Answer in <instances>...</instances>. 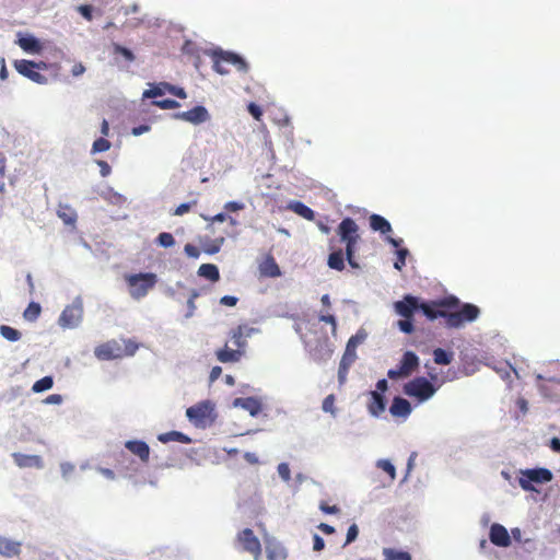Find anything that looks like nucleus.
Wrapping results in <instances>:
<instances>
[{"label":"nucleus","instance_id":"nucleus-1","mask_svg":"<svg viewBox=\"0 0 560 560\" xmlns=\"http://www.w3.org/2000/svg\"><path fill=\"white\" fill-rule=\"evenodd\" d=\"M458 299L451 296L442 301H432L424 303L419 301V311L430 319L434 320L438 317L445 318L446 326L450 328H458L466 322H472L479 316V308L474 304H464L457 312H447L442 310L443 306H457Z\"/></svg>","mask_w":560,"mask_h":560},{"label":"nucleus","instance_id":"nucleus-2","mask_svg":"<svg viewBox=\"0 0 560 560\" xmlns=\"http://www.w3.org/2000/svg\"><path fill=\"white\" fill-rule=\"evenodd\" d=\"M340 242L346 245V258L352 268H359L355 260L357 244L360 241L359 225L351 218H345L337 228Z\"/></svg>","mask_w":560,"mask_h":560},{"label":"nucleus","instance_id":"nucleus-3","mask_svg":"<svg viewBox=\"0 0 560 560\" xmlns=\"http://www.w3.org/2000/svg\"><path fill=\"white\" fill-rule=\"evenodd\" d=\"M129 293L132 299L140 300L144 298L158 282V277L153 272H140L127 275L125 277Z\"/></svg>","mask_w":560,"mask_h":560},{"label":"nucleus","instance_id":"nucleus-4","mask_svg":"<svg viewBox=\"0 0 560 560\" xmlns=\"http://www.w3.org/2000/svg\"><path fill=\"white\" fill-rule=\"evenodd\" d=\"M228 65L234 66L238 71L246 72L247 62L238 55L229 51L213 52V69L220 74H228Z\"/></svg>","mask_w":560,"mask_h":560},{"label":"nucleus","instance_id":"nucleus-5","mask_svg":"<svg viewBox=\"0 0 560 560\" xmlns=\"http://www.w3.org/2000/svg\"><path fill=\"white\" fill-rule=\"evenodd\" d=\"M364 338L365 335L357 334L354 336H351L350 339L348 340L345 353L340 360L338 369V378L341 384L346 381L349 368L357 359V347L364 340Z\"/></svg>","mask_w":560,"mask_h":560},{"label":"nucleus","instance_id":"nucleus-6","mask_svg":"<svg viewBox=\"0 0 560 560\" xmlns=\"http://www.w3.org/2000/svg\"><path fill=\"white\" fill-rule=\"evenodd\" d=\"M518 483L525 491H535L533 483H546L552 480V472L547 468L526 469L521 472Z\"/></svg>","mask_w":560,"mask_h":560},{"label":"nucleus","instance_id":"nucleus-7","mask_svg":"<svg viewBox=\"0 0 560 560\" xmlns=\"http://www.w3.org/2000/svg\"><path fill=\"white\" fill-rule=\"evenodd\" d=\"M404 392L410 397H416L420 401L428 400L435 393V387L425 377H416L404 386Z\"/></svg>","mask_w":560,"mask_h":560},{"label":"nucleus","instance_id":"nucleus-8","mask_svg":"<svg viewBox=\"0 0 560 560\" xmlns=\"http://www.w3.org/2000/svg\"><path fill=\"white\" fill-rule=\"evenodd\" d=\"M419 368V358L412 351H406L396 369H390L387 376L390 380L408 377Z\"/></svg>","mask_w":560,"mask_h":560},{"label":"nucleus","instance_id":"nucleus-9","mask_svg":"<svg viewBox=\"0 0 560 560\" xmlns=\"http://www.w3.org/2000/svg\"><path fill=\"white\" fill-rule=\"evenodd\" d=\"M213 404L210 400L200 401L186 410V416L195 425H206L212 420Z\"/></svg>","mask_w":560,"mask_h":560},{"label":"nucleus","instance_id":"nucleus-10","mask_svg":"<svg viewBox=\"0 0 560 560\" xmlns=\"http://www.w3.org/2000/svg\"><path fill=\"white\" fill-rule=\"evenodd\" d=\"M83 317V305L81 300L77 299L72 304L67 305L61 312L58 323L62 328L77 327Z\"/></svg>","mask_w":560,"mask_h":560},{"label":"nucleus","instance_id":"nucleus-11","mask_svg":"<svg viewBox=\"0 0 560 560\" xmlns=\"http://www.w3.org/2000/svg\"><path fill=\"white\" fill-rule=\"evenodd\" d=\"M236 541L242 546V549L250 553L255 560L260 559L262 551L261 544L250 528L241 530L236 536Z\"/></svg>","mask_w":560,"mask_h":560},{"label":"nucleus","instance_id":"nucleus-12","mask_svg":"<svg viewBox=\"0 0 560 560\" xmlns=\"http://www.w3.org/2000/svg\"><path fill=\"white\" fill-rule=\"evenodd\" d=\"M14 67L20 74L28 78L33 82H36L38 84H44L47 82V78L36 70V69L46 68V63H44V62L36 63L31 60L22 59V60H16L14 62Z\"/></svg>","mask_w":560,"mask_h":560},{"label":"nucleus","instance_id":"nucleus-13","mask_svg":"<svg viewBox=\"0 0 560 560\" xmlns=\"http://www.w3.org/2000/svg\"><path fill=\"white\" fill-rule=\"evenodd\" d=\"M94 354L98 360L108 361L122 358L124 351L119 341L109 340L97 346L94 350Z\"/></svg>","mask_w":560,"mask_h":560},{"label":"nucleus","instance_id":"nucleus-14","mask_svg":"<svg viewBox=\"0 0 560 560\" xmlns=\"http://www.w3.org/2000/svg\"><path fill=\"white\" fill-rule=\"evenodd\" d=\"M175 119H180L192 125H200L210 119V114L205 106L198 105L187 112L174 114Z\"/></svg>","mask_w":560,"mask_h":560},{"label":"nucleus","instance_id":"nucleus-15","mask_svg":"<svg viewBox=\"0 0 560 560\" xmlns=\"http://www.w3.org/2000/svg\"><path fill=\"white\" fill-rule=\"evenodd\" d=\"M419 298L407 294L402 300L394 303V310L404 318H412L415 312L419 311Z\"/></svg>","mask_w":560,"mask_h":560},{"label":"nucleus","instance_id":"nucleus-16","mask_svg":"<svg viewBox=\"0 0 560 560\" xmlns=\"http://www.w3.org/2000/svg\"><path fill=\"white\" fill-rule=\"evenodd\" d=\"M489 539L498 547H509L511 545V538L508 529L498 523L491 525Z\"/></svg>","mask_w":560,"mask_h":560},{"label":"nucleus","instance_id":"nucleus-17","mask_svg":"<svg viewBox=\"0 0 560 560\" xmlns=\"http://www.w3.org/2000/svg\"><path fill=\"white\" fill-rule=\"evenodd\" d=\"M258 270L260 276L266 278H278L281 276L280 267L271 254L266 255L259 262Z\"/></svg>","mask_w":560,"mask_h":560},{"label":"nucleus","instance_id":"nucleus-18","mask_svg":"<svg viewBox=\"0 0 560 560\" xmlns=\"http://www.w3.org/2000/svg\"><path fill=\"white\" fill-rule=\"evenodd\" d=\"M125 447L135 456H137L141 463L147 464L150 459V447L144 441L130 440L125 443Z\"/></svg>","mask_w":560,"mask_h":560},{"label":"nucleus","instance_id":"nucleus-19","mask_svg":"<svg viewBox=\"0 0 560 560\" xmlns=\"http://www.w3.org/2000/svg\"><path fill=\"white\" fill-rule=\"evenodd\" d=\"M12 458L20 468H37L44 467L43 458L39 455H26L22 453H13Z\"/></svg>","mask_w":560,"mask_h":560},{"label":"nucleus","instance_id":"nucleus-20","mask_svg":"<svg viewBox=\"0 0 560 560\" xmlns=\"http://www.w3.org/2000/svg\"><path fill=\"white\" fill-rule=\"evenodd\" d=\"M254 328H248L247 326L240 325L236 328L231 330V341L236 349H242L245 352L246 347V338L252 335Z\"/></svg>","mask_w":560,"mask_h":560},{"label":"nucleus","instance_id":"nucleus-21","mask_svg":"<svg viewBox=\"0 0 560 560\" xmlns=\"http://www.w3.org/2000/svg\"><path fill=\"white\" fill-rule=\"evenodd\" d=\"M243 355L244 351L242 349H232L228 345L215 351V357L221 363L238 362Z\"/></svg>","mask_w":560,"mask_h":560},{"label":"nucleus","instance_id":"nucleus-22","mask_svg":"<svg viewBox=\"0 0 560 560\" xmlns=\"http://www.w3.org/2000/svg\"><path fill=\"white\" fill-rule=\"evenodd\" d=\"M389 412L393 417L407 418L411 412V405L405 398L395 397L389 407Z\"/></svg>","mask_w":560,"mask_h":560},{"label":"nucleus","instance_id":"nucleus-23","mask_svg":"<svg viewBox=\"0 0 560 560\" xmlns=\"http://www.w3.org/2000/svg\"><path fill=\"white\" fill-rule=\"evenodd\" d=\"M233 405L243 408L252 416H257L261 411V404L254 397L236 398Z\"/></svg>","mask_w":560,"mask_h":560},{"label":"nucleus","instance_id":"nucleus-24","mask_svg":"<svg viewBox=\"0 0 560 560\" xmlns=\"http://www.w3.org/2000/svg\"><path fill=\"white\" fill-rule=\"evenodd\" d=\"M368 409L374 417H378L385 410V399L380 392H371V400Z\"/></svg>","mask_w":560,"mask_h":560},{"label":"nucleus","instance_id":"nucleus-25","mask_svg":"<svg viewBox=\"0 0 560 560\" xmlns=\"http://www.w3.org/2000/svg\"><path fill=\"white\" fill-rule=\"evenodd\" d=\"M21 552V544L14 540L0 538V555L3 557H15Z\"/></svg>","mask_w":560,"mask_h":560},{"label":"nucleus","instance_id":"nucleus-26","mask_svg":"<svg viewBox=\"0 0 560 560\" xmlns=\"http://www.w3.org/2000/svg\"><path fill=\"white\" fill-rule=\"evenodd\" d=\"M370 226L373 231H378L382 234L392 232L390 223L380 214H372L370 217Z\"/></svg>","mask_w":560,"mask_h":560},{"label":"nucleus","instance_id":"nucleus-27","mask_svg":"<svg viewBox=\"0 0 560 560\" xmlns=\"http://www.w3.org/2000/svg\"><path fill=\"white\" fill-rule=\"evenodd\" d=\"M57 214L67 225H73L78 218L74 209H72L69 205L62 203L58 206Z\"/></svg>","mask_w":560,"mask_h":560},{"label":"nucleus","instance_id":"nucleus-28","mask_svg":"<svg viewBox=\"0 0 560 560\" xmlns=\"http://www.w3.org/2000/svg\"><path fill=\"white\" fill-rule=\"evenodd\" d=\"M198 276L206 278L212 282L220 280L219 268L213 264H202L198 268Z\"/></svg>","mask_w":560,"mask_h":560},{"label":"nucleus","instance_id":"nucleus-29","mask_svg":"<svg viewBox=\"0 0 560 560\" xmlns=\"http://www.w3.org/2000/svg\"><path fill=\"white\" fill-rule=\"evenodd\" d=\"M19 46L27 52H39L42 45L34 36H25L19 39Z\"/></svg>","mask_w":560,"mask_h":560},{"label":"nucleus","instance_id":"nucleus-30","mask_svg":"<svg viewBox=\"0 0 560 560\" xmlns=\"http://www.w3.org/2000/svg\"><path fill=\"white\" fill-rule=\"evenodd\" d=\"M224 243V237H219L214 240L207 238L205 241H200L202 250L208 255H214L219 253L222 245Z\"/></svg>","mask_w":560,"mask_h":560},{"label":"nucleus","instance_id":"nucleus-31","mask_svg":"<svg viewBox=\"0 0 560 560\" xmlns=\"http://www.w3.org/2000/svg\"><path fill=\"white\" fill-rule=\"evenodd\" d=\"M329 268L342 271L345 269V257L341 249L335 250L329 254L328 261Z\"/></svg>","mask_w":560,"mask_h":560},{"label":"nucleus","instance_id":"nucleus-32","mask_svg":"<svg viewBox=\"0 0 560 560\" xmlns=\"http://www.w3.org/2000/svg\"><path fill=\"white\" fill-rule=\"evenodd\" d=\"M42 313V306L37 302H31L23 312V318L26 322L34 323L38 319Z\"/></svg>","mask_w":560,"mask_h":560},{"label":"nucleus","instance_id":"nucleus-33","mask_svg":"<svg viewBox=\"0 0 560 560\" xmlns=\"http://www.w3.org/2000/svg\"><path fill=\"white\" fill-rule=\"evenodd\" d=\"M159 441L162 443H167L171 441L180 442V443H189L190 439L182 432L170 431V432L160 434Z\"/></svg>","mask_w":560,"mask_h":560},{"label":"nucleus","instance_id":"nucleus-34","mask_svg":"<svg viewBox=\"0 0 560 560\" xmlns=\"http://www.w3.org/2000/svg\"><path fill=\"white\" fill-rule=\"evenodd\" d=\"M291 209L302 218L312 221L315 218L314 211L301 201H295L291 205Z\"/></svg>","mask_w":560,"mask_h":560},{"label":"nucleus","instance_id":"nucleus-35","mask_svg":"<svg viewBox=\"0 0 560 560\" xmlns=\"http://www.w3.org/2000/svg\"><path fill=\"white\" fill-rule=\"evenodd\" d=\"M384 560H411V556L407 551H398L392 548L383 549Z\"/></svg>","mask_w":560,"mask_h":560},{"label":"nucleus","instance_id":"nucleus-36","mask_svg":"<svg viewBox=\"0 0 560 560\" xmlns=\"http://www.w3.org/2000/svg\"><path fill=\"white\" fill-rule=\"evenodd\" d=\"M0 335L9 341H18L22 337L21 331L8 325L0 326Z\"/></svg>","mask_w":560,"mask_h":560},{"label":"nucleus","instance_id":"nucleus-37","mask_svg":"<svg viewBox=\"0 0 560 560\" xmlns=\"http://www.w3.org/2000/svg\"><path fill=\"white\" fill-rule=\"evenodd\" d=\"M54 385V380L51 376H44L43 378L36 381L33 386H32V390L34 393H42V392H45V390H48L52 387Z\"/></svg>","mask_w":560,"mask_h":560},{"label":"nucleus","instance_id":"nucleus-38","mask_svg":"<svg viewBox=\"0 0 560 560\" xmlns=\"http://www.w3.org/2000/svg\"><path fill=\"white\" fill-rule=\"evenodd\" d=\"M433 359L436 364L447 365L452 362L453 355L452 353H448L445 350L438 348L433 351Z\"/></svg>","mask_w":560,"mask_h":560},{"label":"nucleus","instance_id":"nucleus-39","mask_svg":"<svg viewBox=\"0 0 560 560\" xmlns=\"http://www.w3.org/2000/svg\"><path fill=\"white\" fill-rule=\"evenodd\" d=\"M166 89L163 86V83L158 85H152L151 89H148L143 92V98H154L158 96H162L165 93Z\"/></svg>","mask_w":560,"mask_h":560},{"label":"nucleus","instance_id":"nucleus-40","mask_svg":"<svg viewBox=\"0 0 560 560\" xmlns=\"http://www.w3.org/2000/svg\"><path fill=\"white\" fill-rule=\"evenodd\" d=\"M156 243L162 246V247H171L175 244V238L174 236L168 233V232H162L159 234L158 238H156Z\"/></svg>","mask_w":560,"mask_h":560},{"label":"nucleus","instance_id":"nucleus-41","mask_svg":"<svg viewBox=\"0 0 560 560\" xmlns=\"http://www.w3.org/2000/svg\"><path fill=\"white\" fill-rule=\"evenodd\" d=\"M109 149H110V142L107 139H105L104 137L96 139L92 145V152H94V153L105 152Z\"/></svg>","mask_w":560,"mask_h":560},{"label":"nucleus","instance_id":"nucleus-42","mask_svg":"<svg viewBox=\"0 0 560 560\" xmlns=\"http://www.w3.org/2000/svg\"><path fill=\"white\" fill-rule=\"evenodd\" d=\"M396 254H397V258L394 262V267L397 270H401L402 267L406 265V257L409 254V252L407 248H399V249H397Z\"/></svg>","mask_w":560,"mask_h":560},{"label":"nucleus","instance_id":"nucleus-43","mask_svg":"<svg viewBox=\"0 0 560 560\" xmlns=\"http://www.w3.org/2000/svg\"><path fill=\"white\" fill-rule=\"evenodd\" d=\"M152 104L162 109H174L179 107V103L172 98H166L162 101H153Z\"/></svg>","mask_w":560,"mask_h":560},{"label":"nucleus","instance_id":"nucleus-44","mask_svg":"<svg viewBox=\"0 0 560 560\" xmlns=\"http://www.w3.org/2000/svg\"><path fill=\"white\" fill-rule=\"evenodd\" d=\"M335 395L334 394H330L328 395L324 400H323V410L325 412H330L331 415H335L336 412V408H335Z\"/></svg>","mask_w":560,"mask_h":560},{"label":"nucleus","instance_id":"nucleus-45","mask_svg":"<svg viewBox=\"0 0 560 560\" xmlns=\"http://www.w3.org/2000/svg\"><path fill=\"white\" fill-rule=\"evenodd\" d=\"M163 86L166 89V91L179 98H186L187 94L183 88H178L175 85H172L170 83L163 82Z\"/></svg>","mask_w":560,"mask_h":560},{"label":"nucleus","instance_id":"nucleus-46","mask_svg":"<svg viewBox=\"0 0 560 560\" xmlns=\"http://www.w3.org/2000/svg\"><path fill=\"white\" fill-rule=\"evenodd\" d=\"M399 329L405 334H411L415 330L412 318H404L397 323Z\"/></svg>","mask_w":560,"mask_h":560},{"label":"nucleus","instance_id":"nucleus-47","mask_svg":"<svg viewBox=\"0 0 560 560\" xmlns=\"http://www.w3.org/2000/svg\"><path fill=\"white\" fill-rule=\"evenodd\" d=\"M377 466L380 468H382L385 472H387L390 476L392 479L395 478L396 470H395L394 465L389 460L382 459V460L378 462Z\"/></svg>","mask_w":560,"mask_h":560},{"label":"nucleus","instance_id":"nucleus-48","mask_svg":"<svg viewBox=\"0 0 560 560\" xmlns=\"http://www.w3.org/2000/svg\"><path fill=\"white\" fill-rule=\"evenodd\" d=\"M114 51H115V54L121 55L128 61L135 60V55L132 54V51L130 49H128L126 47H122L120 45H115Z\"/></svg>","mask_w":560,"mask_h":560},{"label":"nucleus","instance_id":"nucleus-49","mask_svg":"<svg viewBox=\"0 0 560 560\" xmlns=\"http://www.w3.org/2000/svg\"><path fill=\"white\" fill-rule=\"evenodd\" d=\"M77 11L86 20H93V8L89 4H82L77 8Z\"/></svg>","mask_w":560,"mask_h":560},{"label":"nucleus","instance_id":"nucleus-50","mask_svg":"<svg viewBox=\"0 0 560 560\" xmlns=\"http://www.w3.org/2000/svg\"><path fill=\"white\" fill-rule=\"evenodd\" d=\"M319 320L323 322V323L331 325L332 334H336L337 322H336V317L334 315H331V314H320L319 315Z\"/></svg>","mask_w":560,"mask_h":560},{"label":"nucleus","instance_id":"nucleus-51","mask_svg":"<svg viewBox=\"0 0 560 560\" xmlns=\"http://www.w3.org/2000/svg\"><path fill=\"white\" fill-rule=\"evenodd\" d=\"M247 110L249 112V114L256 119V120H260L261 117H262V109L260 108V106H258L257 104L255 103H249L248 106H247Z\"/></svg>","mask_w":560,"mask_h":560},{"label":"nucleus","instance_id":"nucleus-52","mask_svg":"<svg viewBox=\"0 0 560 560\" xmlns=\"http://www.w3.org/2000/svg\"><path fill=\"white\" fill-rule=\"evenodd\" d=\"M209 220H210L212 223H213V222H224V221H226V220H229V221H230V223H231L232 225H236V223H237V222H236V220H235L234 218H232V217H230V215H228L226 213H223V212H221V213H218V214L213 215V217H212V218H210Z\"/></svg>","mask_w":560,"mask_h":560},{"label":"nucleus","instance_id":"nucleus-53","mask_svg":"<svg viewBox=\"0 0 560 560\" xmlns=\"http://www.w3.org/2000/svg\"><path fill=\"white\" fill-rule=\"evenodd\" d=\"M184 252L190 258L197 259L200 256V249L197 246L189 243L185 245Z\"/></svg>","mask_w":560,"mask_h":560},{"label":"nucleus","instance_id":"nucleus-54","mask_svg":"<svg viewBox=\"0 0 560 560\" xmlns=\"http://www.w3.org/2000/svg\"><path fill=\"white\" fill-rule=\"evenodd\" d=\"M358 534H359V528L355 524H352L349 528H348V532H347V539H346V542L345 545H348L352 541H354L358 537Z\"/></svg>","mask_w":560,"mask_h":560},{"label":"nucleus","instance_id":"nucleus-55","mask_svg":"<svg viewBox=\"0 0 560 560\" xmlns=\"http://www.w3.org/2000/svg\"><path fill=\"white\" fill-rule=\"evenodd\" d=\"M125 347L122 348L124 357L132 355L138 349V345L131 340H124Z\"/></svg>","mask_w":560,"mask_h":560},{"label":"nucleus","instance_id":"nucleus-56","mask_svg":"<svg viewBox=\"0 0 560 560\" xmlns=\"http://www.w3.org/2000/svg\"><path fill=\"white\" fill-rule=\"evenodd\" d=\"M278 472L280 475V477L285 480V481H289L290 478H291V474H290V468H289V465L285 464V463H281L279 466H278Z\"/></svg>","mask_w":560,"mask_h":560},{"label":"nucleus","instance_id":"nucleus-57","mask_svg":"<svg viewBox=\"0 0 560 560\" xmlns=\"http://www.w3.org/2000/svg\"><path fill=\"white\" fill-rule=\"evenodd\" d=\"M319 509L322 512L326 514H337L340 511V509L337 505H329L326 502H320Z\"/></svg>","mask_w":560,"mask_h":560},{"label":"nucleus","instance_id":"nucleus-58","mask_svg":"<svg viewBox=\"0 0 560 560\" xmlns=\"http://www.w3.org/2000/svg\"><path fill=\"white\" fill-rule=\"evenodd\" d=\"M60 469L63 478H68L74 471V465L68 462L60 464Z\"/></svg>","mask_w":560,"mask_h":560},{"label":"nucleus","instance_id":"nucleus-59","mask_svg":"<svg viewBox=\"0 0 560 560\" xmlns=\"http://www.w3.org/2000/svg\"><path fill=\"white\" fill-rule=\"evenodd\" d=\"M237 301L238 299L236 296H232V295H224L221 298L220 300V304L224 305V306H235L237 304Z\"/></svg>","mask_w":560,"mask_h":560},{"label":"nucleus","instance_id":"nucleus-60","mask_svg":"<svg viewBox=\"0 0 560 560\" xmlns=\"http://www.w3.org/2000/svg\"><path fill=\"white\" fill-rule=\"evenodd\" d=\"M224 209L226 211L235 212V211L244 209V205L241 202H237V201H229L224 205Z\"/></svg>","mask_w":560,"mask_h":560},{"label":"nucleus","instance_id":"nucleus-61","mask_svg":"<svg viewBox=\"0 0 560 560\" xmlns=\"http://www.w3.org/2000/svg\"><path fill=\"white\" fill-rule=\"evenodd\" d=\"M199 296V293L194 290L191 293H190V296L187 301V304H188V308H189V314L188 315H191L196 308V305H195V300Z\"/></svg>","mask_w":560,"mask_h":560},{"label":"nucleus","instance_id":"nucleus-62","mask_svg":"<svg viewBox=\"0 0 560 560\" xmlns=\"http://www.w3.org/2000/svg\"><path fill=\"white\" fill-rule=\"evenodd\" d=\"M97 164L101 168L100 172L103 177H106L110 174L112 168L106 161H98Z\"/></svg>","mask_w":560,"mask_h":560},{"label":"nucleus","instance_id":"nucleus-63","mask_svg":"<svg viewBox=\"0 0 560 560\" xmlns=\"http://www.w3.org/2000/svg\"><path fill=\"white\" fill-rule=\"evenodd\" d=\"M62 401V397L59 394H52L45 398V404H52V405H59Z\"/></svg>","mask_w":560,"mask_h":560},{"label":"nucleus","instance_id":"nucleus-64","mask_svg":"<svg viewBox=\"0 0 560 560\" xmlns=\"http://www.w3.org/2000/svg\"><path fill=\"white\" fill-rule=\"evenodd\" d=\"M313 539H314L313 549H314L315 551H320V550H323V549H324V547H325L324 539H323L320 536H318V535H314V538H313Z\"/></svg>","mask_w":560,"mask_h":560}]
</instances>
